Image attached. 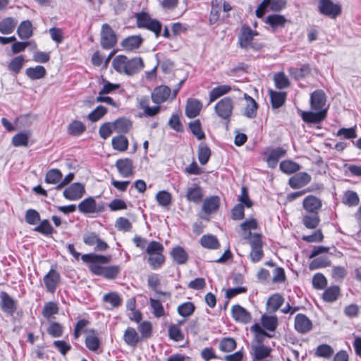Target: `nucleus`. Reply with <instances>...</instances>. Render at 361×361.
<instances>
[{
    "label": "nucleus",
    "instance_id": "obj_1",
    "mask_svg": "<svg viewBox=\"0 0 361 361\" xmlns=\"http://www.w3.org/2000/svg\"><path fill=\"white\" fill-rule=\"evenodd\" d=\"M326 94L322 90H317L310 94V106L313 111H302L301 117L306 123H317L326 116Z\"/></svg>",
    "mask_w": 361,
    "mask_h": 361
},
{
    "label": "nucleus",
    "instance_id": "obj_2",
    "mask_svg": "<svg viewBox=\"0 0 361 361\" xmlns=\"http://www.w3.org/2000/svg\"><path fill=\"white\" fill-rule=\"evenodd\" d=\"M112 66L119 73L133 75L143 68L144 63L140 57L128 59L124 55H118L113 59Z\"/></svg>",
    "mask_w": 361,
    "mask_h": 361
},
{
    "label": "nucleus",
    "instance_id": "obj_3",
    "mask_svg": "<svg viewBox=\"0 0 361 361\" xmlns=\"http://www.w3.org/2000/svg\"><path fill=\"white\" fill-rule=\"evenodd\" d=\"M164 246L157 241H151L146 247V252L149 255L148 263L153 269L161 267L165 261L163 255Z\"/></svg>",
    "mask_w": 361,
    "mask_h": 361
},
{
    "label": "nucleus",
    "instance_id": "obj_4",
    "mask_svg": "<svg viewBox=\"0 0 361 361\" xmlns=\"http://www.w3.org/2000/svg\"><path fill=\"white\" fill-rule=\"evenodd\" d=\"M82 259L89 263V269L93 274L102 276L104 267L102 264H108L111 261V257L90 253L83 255Z\"/></svg>",
    "mask_w": 361,
    "mask_h": 361
},
{
    "label": "nucleus",
    "instance_id": "obj_5",
    "mask_svg": "<svg viewBox=\"0 0 361 361\" xmlns=\"http://www.w3.org/2000/svg\"><path fill=\"white\" fill-rule=\"evenodd\" d=\"M257 33L252 31L248 26H243L241 29L240 34L239 35V45L241 48L248 49H252L254 50H259L262 48V44L252 42L254 36L257 35Z\"/></svg>",
    "mask_w": 361,
    "mask_h": 361
},
{
    "label": "nucleus",
    "instance_id": "obj_6",
    "mask_svg": "<svg viewBox=\"0 0 361 361\" xmlns=\"http://www.w3.org/2000/svg\"><path fill=\"white\" fill-rule=\"evenodd\" d=\"M137 25L139 27L146 28L159 36L161 29V24L159 21L152 19L148 13H139L136 14Z\"/></svg>",
    "mask_w": 361,
    "mask_h": 361
},
{
    "label": "nucleus",
    "instance_id": "obj_7",
    "mask_svg": "<svg viewBox=\"0 0 361 361\" xmlns=\"http://www.w3.org/2000/svg\"><path fill=\"white\" fill-rule=\"evenodd\" d=\"M233 109V102L229 97H224L214 106L216 114L223 119L229 118L232 114Z\"/></svg>",
    "mask_w": 361,
    "mask_h": 361
},
{
    "label": "nucleus",
    "instance_id": "obj_8",
    "mask_svg": "<svg viewBox=\"0 0 361 361\" xmlns=\"http://www.w3.org/2000/svg\"><path fill=\"white\" fill-rule=\"evenodd\" d=\"M117 39L115 32L105 23L102 25L101 31V45L104 49L112 48L116 44Z\"/></svg>",
    "mask_w": 361,
    "mask_h": 361
},
{
    "label": "nucleus",
    "instance_id": "obj_9",
    "mask_svg": "<svg viewBox=\"0 0 361 361\" xmlns=\"http://www.w3.org/2000/svg\"><path fill=\"white\" fill-rule=\"evenodd\" d=\"M83 242L87 245L94 247V249L97 251H104L108 248L107 243L102 240L94 232L85 233Z\"/></svg>",
    "mask_w": 361,
    "mask_h": 361
},
{
    "label": "nucleus",
    "instance_id": "obj_10",
    "mask_svg": "<svg viewBox=\"0 0 361 361\" xmlns=\"http://www.w3.org/2000/svg\"><path fill=\"white\" fill-rule=\"evenodd\" d=\"M0 306L4 312L13 315L17 310V302L6 292H0Z\"/></svg>",
    "mask_w": 361,
    "mask_h": 361
},
{
    "label": "nucleus",
    "instance_id": "obj_11",
    "mask_svg": "<svg viewBox=\"0 0 361 361\" xmlns=\"http://www.w3.org/2000/svg\"><path fill=\"white\" fill-rule=\"evenodd\" d=\"M319 11L326 16L336 18L341 12V6L334 4L330 0H319Z\"/></svg>",
    "mask_w": 361,
    "mask_h": 361
},
{
    "label": "nucleus",
    "instance_id": "obj_12",
    "mask_svg": "<svg viewBox=\"0 0 361 361\" xmlns=\"http://www.w3.org/2000/svg\"><path fill=\"white\" fill-rule=\"evenodd\" d=\"M60 279L59 273L56 270L51 269L43 279L47 291L52 293H54L60 283Z\"/></svg>",
    "mask_w": 361,
    "mask_h": 361
},
{
    "label": "nucleus",
    "instance_id": "obj_13",
    "mask_svg": "<svg viewBox=\"0 0 361 361\" xmlns=\"http://www.w3.org/2000/svg\"><path fill=\"white\" fill-rule=\"evenodd\" d=\"M85 193L84 185L79 183H75L66 188L63 192V196L68 200H77L81 198Z\"/></svg>",
    "mask_w": 361,
    "mask_h": 361
},
{
    "label": "nucleus",
    "instance_id": "obj_14",
    "mask_svg": "<svg viewBox=\"0 0 361 361\" xmlns=\"http://www.w3.org/2000/svg\"><path fill=\"white\" fill-rule=\"evenodd\" d=\"M171 89L168 86L161 85L157 87L152 92V102L159 105L170 98Z\"/></svg>",
    "mask_w": 361,
    "mask_h": 361
},
{
    "label": "nucleus",
    "instance_id": "obj_15",
    "mask_svg": "<svg viewBox=\"0 0 361 361\" xmlns=\"http://www.w3.org/2000/svg\"><path fill=\"white\" fill-rule=\"evenodd\" d=\"M150 100L147 97H142L138 99V107L143 111V115L146 117L156 116L160 111L161 106L156 104L150 106Z\"/></svg>",
    "mask_w": 361,
    "mask_h": 361
},
{
    "label": "nucleus",
    "instance_id": "obj_16",
    "mask_svg": "<svg viewBox=\"0 0 361 361\" xmlns=\"http://www.w3.org/2000/svg\"><path fill=\"white\" fill-rule=\"evenodd\" d=\"M233 318L239 322L247 324L252 320L250 313L240 305H235L231 307Z\"/></svg>",
    "mask_w": 361,
    "mask_h": 361
},
{
    "label": "nucleus",
    "instance_id": "obj_17",
    "mask_svg": "<svg viewBox=\"0 0 361 361\" xmlns=\"http://www.w3.org/2000/svg\"><path fill=\"white\" fill-rule=\"evenodd\" d=\"M322 205V201L314 195L307 196L302 202V207L307 213L318 214Z\"/></svg>",
    "mask_w": 361,
    "mask_h": 361
},
{
    "label": "nucleus",
    "instance_id": "obj_18",
    "mask_svg": "<svg viewBox=\"0 0 361 361\" xmlns=\"http://www.w3.org/2000/svg\"><path fill=\"white\" fill-rule=\"evenodd\" d=\"M202 189L200 185L194 183L186 190L185 197L188 202L199 204L203 198Z\"/></svg>",
    "mask_w": 361,
    "mask_h": 361
},
{
    "label": "nucleus",
    "instance_id": "obj_19",
    "mask_svg": "<svg viewBox=\"0 0 361 361\" xmlns=\"http://www.w3.org/2000/svg\"><path fill=\"white\" fill-rule=\"evenodd\" d=\"M116 167L120 175L123 178H128L133 174V161L130 159H120L116 161Z\"/></svg>",
    "mask_w": 361,
    "mask_h": 361
},
{
    "label": "nucleus",
    "instance_id": "obj_20",
    "mask_svg": "<svg viewBox=\"0 0 361 361\" xmlns=\"http://www.w3.org/2000/svg\"><path fill=\"white\" fill-rule=\"evenodd\" d=\"M312 328L311 320L303 314H298L295 317V329L301 334L310 331Z\"/></svg>",
    "mask_w": 361,
    "mask_h": 361
},
{
    "label": "nucleus",
    "instance_id": "obj_21",
    "mask_svg": "<svg viewBox=\"0 0 361 361\" xmlns=\"http://www.w3.org/2000/svg\"><path fill=\"white\" fill-rule=\"evenodd\" d=\"M310 180V175L305 172H301L290 177L288 183L292 188L298 189L306 185Z\"/></svg>",
    "mask_w": 361,
    "mask_h": 361
},
{
    "label": "nucleus",
    "instance_id": "obj_22",
    "mask_svg": "<svg viewBox=\"0 0 361 361\" xmlns=\"http://www.w3.org/2000/svg\"><path fill=\"white\" fill-rule=\"evenodd\" d=\"M78 209L81 213L90 214L101 212L102 208L97 207L94 198L87 197L78 204Z\"/></svg>",
    "mask_w": 361,
    "mask_h": 361
},
{
    "label": "nucleus",
    "instance_id": "obj_23",
    "mask_svg": "<svg viewBox=\"0 0 361 361\" xmlns=\"http://www.w3.org/2000/svg\"><path fill=\"white\" fill-rule=\"evenodd\" d=\"M202 104L197 99H188L185 106V115L188 118H195L200 112Z\"/></svg>",
    "mask_w": 361,
    "mask_h": 361
},
{
    "label": "nucleus",
    "instance_id": "obj_24",
    "mask_svg": "<svg viewBox=\"0 0 361 361\" xmlns=\"http://www.w3.org/2000/svg\"><path fill=\"white\" fill-rule=\"evenodd\" d=\"M143 39L140 35H132L124 39L121 46L126 51H134L137 49L142 44Z\"/></svg>",
    "mask_w": 361,
    "mask_h": 361
},
{
    "label": "nucleus",
    "instance_id": "obj_25",
    "mask_svg": "<svg viewBox=\"0 0 361 361\" xmlns=\"http://www.w3.org/2000/svg\"><path fill=\"white\" fill-rule=\"evenodd\" d=\"M286 154V150L281 147L272 149L266 159L268 166L271 168L276 167L279 160L283 157Z\"/></svg>",
    "mask_w": 361,
    "mask_h": 361
},
{
    "label": "nucleus",
    "instance_id": "obj_26",
    "mask_svg": "<svg viewBox=\"0 0 361 361\" xmlns=\"http://www.w3.org/2000/svg\"><path fill=\"white\" fill-rule=\"evenodd\" d=\"M85 345L91 351H97L100 345V340L97 336V331L90 329L85 338Z\"/></svg>",
    "mask_w": 361,
    "mask_h": 361
},
{
    "label": "nucleus",
    "instance_id": "obj_27",
    "mask_svg": "<svg viewBox=\"0 0 361 361\" xmlns=\"http://www.w3.org/2000/svg\"><path fill=\"white\" fill-rule=\"evenodd\" d=\"M253 360H262L269 356L271 349L262 343H252Z\"/></svg>",
    "mask_w": 361,
    "mask_h": 361
},
{
    "label": "nucleus",
    "instance_id": "obj_28",
    "mask_svg": "<svg viewBox=\"0 0 361 361\" xmlns=\"http://www.w3.org/2000/svg\"><path fill=\"white\" fill-rule=\"evenodd\" d=\"M219 203L220 199L219 197H209L204 200L202 208V211L207 214H210L218 209Z\"/></svg>",
    "mask_w": 361,
    "mask_h": 361
},
{
    "label": "nucleus",
    "instance_id": "obj_29",
    "mask_svg": "<svg viewBox=\"0 0 361 361\" xmlns=\"http://www.w3.org/2000/svg\"><path fill=\"white\" fill-rule=\"evenodd\" d=\"M265 22L271 26L273 30H275L279 27H283L287 19L283 16L273 14L268 16Z\"/></svg>",
    "mask_w": 361,
    "mask_h": 361
},
{
    "label": "nucleus",
    "instance_id": "obj_30",
    "mask_svg": "<svg viewBox=\"0 0 361 361\" xmlns=\"http://www.w3.org/2000/svg\"><path fill=\"white\" fill-rule=\"evenodd\" d=\"M269 92L272 107L274 109H279L282 106L286 101V93L271 90Z\"/></svg>",
    "mask_w": 361,
    "mask_h": 361
},
{
    "label": "nucleus",
    "instance_id": "obj_31",
    "mask_svg": "<svg viewBox=\"0 0 361 361\" xmlns=\"http://www.w3.org/2000/svg\"><path fill=\"white\" fill-rule=\"evenodd\" d=\"M284 302L283 297L279 293H276L269 297L267 300V309L270 312H276Z\"/></svg>",
    "mask_w": 361,
    "mask_h": 361
},
{
    "label": "nucleus",
    "instance_id": "obj_32",
    "mask_svg": "<svg viewBox=\"0 0 361 361\" xmlns=\"http://www.w3.org/2000/svg\"><path fill=\"white\" fill-rule=\"evenodd\" d=\"M123 340L130 346H135L140 341V337L134 328L128 327L124 331Z\"/></svg>",
    "mask_w": 361,
    "mask_h": 361
},
{
    "label": "nucleus",
    "instance_id": "obj_33",
    "mask_svg": "<svg viewBox=\"0 0 361 361\" xmlns=\"http://www.w3.org/2000/svg\"><path fill=\"white\" fill-rule=\"evenodd\" d=\"M341 293L338 286H331L327 288L323 293L322 298L325 302H335L339 297Z\"/></svg>",
    "mask_w": 361,
    "mask_h": 361
},
{
    "label": "nucleus",
    "instance_id": "obj_34",
    "mask_svg": "<svg viewBox=\"0 0 361 361\" xmlns=\"http://www.w3.org/2000/svg\"><path fill=\"white\" fill-rule=\"evenodd\" d=\"M17 33L22 39H29L32 35V26L30 21H23L18 27Z\"/></svg>",
    "mask_w": 361,
    "mask_h": 361
},
{
    "label": "nucleus",
    "instance_id": "obj_35",
    "mask_svg": "<svg viewBox=\"0 0 361 361\" xmlns=\"http://www.w3.org/2000/svg\"><path fill=\"white\" fill-rule=\"evenodd\" d=\"M303 225L309 229H314L320 222L319 214L308 213L302 216Z\"/></svg>",
    "mask_w": 361,
    "mask_h": 361
},
{
    "label": "nucleus",
    "instance_id": "obj_36",
    "mask_svg": "<svg viewBox=\"0 0 361 361\" xmlns=\"http://www.w3.org/2000/svg\"><path fill=\"white\" fill-rule=\"evenodd\" d=\"M31 133L29 130L20 132L15 135L12 138V144L15 147H27Z\"/></svg>",
    "mask_w": 361,
    "mask_h": 361
},
{
    "label": "nucleus",
    "instance_id": "obj_37",
    "mask_svg": "<svg viewBox=\"0 0 361 361\" xmlns=\"http://www.w3.org/2000/svg\"><path fill=\"white\" fill-rule=\"evenodd\" d=\"M200 244L202 247L207 249H217L220 244L216 236L210 234L204 235L200 238Z\"/></svg>",
    "mask_w": 361,
    "mask_h": 361
},
{
    "label": "nucleus",
    "instance_id": "obj_38",
    "mask_svg": "<svg viewBox=\"0 0 361 361\" xmlns=\"http://www.w3.org/2000/svg\"><path fill=\"white\" fill-rule=\"evenodd\" d=\"M25 73L31 80H39L45 76L47 71L44 66H37L33 68H27Z\"/></svg>",
    "mask_w": 361,
    "mask_h": 361
},
{
    "label": "nucleus",
    "instance_id": "obj_39",
    "mask_svg": "<svg viewBox=\"0 0 361 361\" xmlns=\"http://www.w3.org/2000/svg\"><path fill=\"white\" fill-rule=\"evenodd\" d=\"M103 301L109 303L111 308L118 307L122 304V298L116 292H109L103 296Z\"/></svg>",
    "mask_w": 361,
    "mask_h": 361
},
{
    "label": "nucleus",
    "instance_id": "obj_40",
    "mask_svg": "<svg viewBox=\"0 0 361 361\" xmlns=\"http://www.w3.org/2000/svg\"><path fill=\"white\" fill-rule=\"evenodd\" d=\"M112 147L114 149L124 152L128 147V140L123 135L115 136L111 140Z\"/></svg>",
    "mask_w": 361,
    "mask_h": 361
},
{
    "label": "nucleus",
    "instance_id": "obj_41",
    "mask_svg": "<svg viewBox=\"0 0 361 361\" xmlns=\"http://www.w3.org/2000/svg\"><path fill=\"white\" fill-rule=\"evenodd\" d=\"M262 326L267 330L274 331L278 326L276 316L263 315L261 319Z\"/></svg>",
    "mask_w": 361,
    "mask_h": 361
},
{
    "label": "nucleus",
    "instance_id": "obj_42",
    "mask_svg": "<svg viewBox=\"0 0 361 361\" xmlns=\"http://www.w3.org/2000/svg\"><path fill=\"white\" fill-rule=\"evenodd\" d=\"M231 88L229 85H220L212 89L209 93V102H213L219 97L227 94L231 91Z\"/></svg>",
    "mask_w": 361,
    "mask_h": 361
},
{
    "label": "nucleus",
    "instance_id": "obj_43",
    "mask_svg": "<svg viewBox=\"0 0 361 361\" xmlns=\"http://www.w3.org/2000/svg\"><path fill=\"white\" fill-rule=\"evenodd\" d=\"M245 98L247 100V105L244 110V115L248 118H253L256 116L257 104L250 96L245 94Z\"/></svg>",
    "mask_w": 361,
    "mask_h": 361
},
{
    "label": "nucleus",
    "instance_id": "obj_44",
    "mask_svg": "<svg viewBox=\"0 0 361 361\" xmlns=\"http://www.w3.org/2000/svg\"><path fill=\"white\" fill-rule=\"evenodd\" d=\"M61 179V172L59 169H52L47 172L44 180L48 184H59Z\"/></svg>",
    "mask_w": 361,
    "mask_h": 361
},
{
    "label": "nucleus",
    "instance_id": "obj_45",
    "mask_svg": "<svg viewBox=\"0 0 361 361\" xmlns=\"http://www.w3.org/2000/svg\"><path fill=\"white\" fill-rule=\"evenodd\" d=\"M171 255L173 260L178 264H185L188 260V254L181 247H174L171 250Z\"/></svg>",
    "mask_w": 361,
    "mask_h": 361
},
{
    "label": "nucleus",
    "instance_id": "obj_46",
    "mask_svg": "<svg viewBox=\"0 0 361 361\" xmlns=\"http://www.w3.org/2000/svg\"><path fill=\"white\" fill-rule=\"evenodd\" d=\"M86 129L85 126L80 121H73L68 126V133L73 136L81 135Z\"/></svg>",
    "mask_w": 361,
    "mask_h": 361
},
{
    "label": "nucleus",
    "instance_id": "obj_47",
    "mask_svg": "<svg viewBox=\"0 0 361 361\" xmlns=\"http://www.w3.org/2000/svg\"><path fill=\"white\" fill-rule=\"evenodd\" d=\"M25 63V58L23 55L14 57L8 63V69L16 74L18 73Z\"/></svg>",
    "mask_w": 361,
    "mask_h": 361
},
{
    "label": "nucleus",
    "instance_id": "obj_48",
    "mask_svg": "<svg viewBox=\"0 0 361 361\" xmlns=\"http://www.w3.org/2000/svg\"><path fill=\"white\" fill-rule=\"evenodd\" d=\"M16 22L11 18H6L0 22V32L2 34L8 35L14 30Z\"/></svg>",
    "mask_w": 361,
    "mask_h": 361
},
{
    "label": "nucleus",
    "instance_id": "obj_49",
    "mask_svg": "<svg viewBox=\"0 0 361 361\" xmlns=\"http://www.w3.org/2000/svg\"><path fill=\"white\" fill-rule=\"evenodd\" d=\"M280 169L285 173L290 174L300 169V165L290 160H285L281 162Z\"/></svg>",
    "mask_w": 361,
    "mask_h": 361
},
{
    "label": "nucleus",
    "instance_id": "obj_50",
    "mask_svg": "<svg viewBox=\"0 0 361 361\" xmlns=\"http://www.w3.org/2000/svg\"><path fill=\"white\" fill-rule=\"evenodd\" d=\"M195 310L194 304L191 302H186L180 304L178 307V314L184 317H188L192 315Z\"/></svg>",
    "mask_w": 361,
    "mask_h": 361
},
{
    "label": "nucleus",
    "instance_id": "obj_51",
    "mask_svg": "<svg viewBox=\"0 0 361 361\" xmlns=\"http://www.w3.org/2000/svg\"><path fill=\"white\" fill-rule=\"evenodd\" d=\"M211 156L210 149L204 144H201L198 148V160L202 165L206 164Z\"/></svg>",
    "mask_w": 361,
    "mask_h": 361
},
{
    "label": "nucleus",
    "instance_id": "obj_52",
    "mask_svg": "<svg viewBox=\"0 0 361 361\" xmlns=\"http://www.w3.org/2000/svg\"><path fill=\"white\" fill-rule=\"evenodd\" d=\"M343 203L349 207L356 206L359 203V197L355 192L348 190L343 195Z\"/></svg>",
    "mask_w": 361,
    "mask_h": 361
},
{
    "label": "nucleus",
    "instance_id": "obj_53",
    "mask_svg": "<svg viewBox=\"0 0 361 361\" xmlns=\"http://www.w3.org/2000/svg\"><path fill=\"white\" fill-rule=\"evenodd\" d=\"M107 113V109L103 106H98L92 111L87 116L91 122H97Z\"/></svg>",
    "mask_w": 361,
    "mask_h": 361
},
{
    "label": "nucleus",
    "instance_id": "obj_54",
    "mask_svg": "<svg viewBox=\"0 0 361 361\" xmlns=\"http://www.w3.org/2000/svg\"><path fill=\"white\" fill-rule=\"evenodd\" d=\"M169 336L175 341H181L184 338L180 328L177 324H170L169 326Z\"/></svg>",
    "mask_w": 361,
    "mask_h": 361
},
{
    "label": "nucleus",
    "instance_id": "obj_55",
    "mask_svg": "<svg viewBox=\"0 0 361 361\" xmlns=\"http://www.w3.org/2000/svg\"><path fill=\"white\" fill-rule=\"evenodd\" d=\"M156 200L162 207L169 206L172 201L171 194L166 190L159 191L156 195Z\"/></svg>",
    "mask_w": 361,
    "mask_h": 361
},
{
    "label": "nucleus",
    "instance_id": "obj_56",
    "mask_svg": "<svg viewBox=\"0 0 361 361\" xmlns=\"http://www.w3.org/2000/svg\"><path fill=\"white\" fill-rule=\"evenodd\" d=\"M334 353L333 348L327 344L319 345L315 350L316 356L324 358L331 357Z\"/></svg>",
    "mask_w": 361,
    "mask_h": 361
},
{
    "label": "nucleus",
    "instance_id": "obj_57",
    "mask_svg": "<svg viewBox=\"0 0 361 361\" xmlns=\"http://www.w3.org/2000/svg\"><path fill=\"white\" fill-rule=\"evenodd\" d=\"M59 312V307L56 302H47L42 310V314L44 317L49 319L51 316L56 314Z\"/></svg>",
    "mask_w": 361,
    "mask_h": 361
},
{
    "label": "nucleus",
    "instance_id": "obj_58",
    "mask_svg": "<svg viewBox=\"0 0 361 361\" xmlns=\"http://www.w3.org/2000/svg\"><path fill=\"white\" fill-rule=\"evenodd\" d=\"M330 265V260L326 257H320L313 259L310 265L309 268L310 270H314L317 269L326 267Z\"/></svg>",
    "mask_w": 361,
    "mask_h": 361
},
{
    "label": "nucleus",
    "instance_id": "obj_59",
    "mask_svg": "<svg viewBox=\"0 0 361 361\" xmlns=\"http://www.w3.org/2000/svg\"><path fill=\"white\" fill-rule=\"evenodd\" d=\"M236 347V343L232 338H224L219 343V349L222 352H231Z\"/></svg>",
    "mask_w": 361,
    "mask_h": 361
},
{
    "label": "nucleus",
    "instance_id": "obj_60",
    "mask_svg": "<svg viewBox=\"0 0 361 361\" xmlns=\"http://www.w3.org/2000/svg\"><path fill=\"white\" fill-rule=\"evenodd\" d=\"M189 128L192 134L196 136L198 140H202L205 137L204 133L202 130L201 124L199 120H195L190 123Z\"/></svg>",
    "mask_w": 361,
    "mask_h": 361
},
{
    "label": "nucleus",
    "instance_id": "obj_61",
    "mask_svg": "<svg viewBox=\"0 0 361 361\" xmlns=\"http://www.w3.org/2000/svg\"><path fill=\"white\" fill-rule=\"evenodd\" d=\"M114 130L118 133H127L131 128V123L126 119H117L114 123Z\"/></svg>",
    "mask_w": 361,
    "mask_h": 361
},
{
    "label": "nucleus",
    "instance_id": "obj_62",
    "mask_svg": "<svg viewBox=\"0 0 361 361\" xmlns=\"http://www.w3.org/2000/svg\"><path fill=\"white\" fill-rule=\"evenodd\" d=\"M47 332L52 337H60L63 334V327L58 322H51L47 328Z\"/></svg>",
    "mask_w": 361,
    "mask_h": 361
},
{
    "label": "nucleus",
    "instance_id": "obj_63",
    "mask_svg": "<svg viewBox=\"0 0 361 361\" xmlns=\"http://www.w3.org/2000/svg\"><path fill=\"white\" fill-rule=\"evenodd\" d=\"M34 231L44 235H49L53 233L54 228L49 221L44 219L40 222L39 225L34 228Z\"/></svg>",
    "mask_w": 361,
    "mask_h": 361
},
{
    "label": "nucleus",
    "instance_id": "obj_64",
    "mask_svg": "<svg viewBox=\"0 0 361 361\" xmlns=\"http://www.w3.org/2000/svg\"><path fill=\"white\" fill-rule=\"evenodd\" d=\"M327 284L326 277L320 273L314 275L312 278V286L316 289H323Z\"/></svg>",
    "mask_w": 361,
    "mask_h": 361
}]
</instances>
